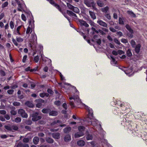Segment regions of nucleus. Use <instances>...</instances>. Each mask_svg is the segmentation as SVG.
I'll use <instances>...</instances> for the list:
<instances>
[{
    "instance_id": "774afa93",
    "label": "nucleus",
    "mask_w": 147,
    "mask_h": 147,
    "mask_svg": "<svg viewBox=\"0 0 147 147\" xmlns=\"http://www.w3.org/2000/svg\"><path fill=\"white\" fill-rule=\"evenodd\" d=\"M21 18H22V19L23 20H24V21H26V17H25V16L24 14H22V15H21Z\"/></svg>"
},
{
    "instance_id": "a18cd8bd",
    "label": "nucleus",
    "mask_w": 147,
    "mask_h": 147,
    "mask_svg": "<svg viewBox=\"0 0 147 147\" xmlns=\"http://www.w3.org/2000/svg\"><path fill=\"white\" fill-rule=\"evenodd\" d=\"M8 4V2L7 1L5 2L3 4H2V8H4L5 7H7Z\"/></svg>"
},
{
    "instance_id": "052dcab7",
    "label": "nucleus",
    "mask_w": 147,
    "mask_h": 147,
    "mask_svg": "<svg viewBox=\"0 0 147 147\" xmlns=\"http://www.w3.org/2000/svg\"><path fill=\"white\" fill-rule=\"evenodd\" d=\"M130 33H128L127 34L128 36L130 38H132L133 37V34L134 33L130 32Z\"/></svg>"
},
{
    "instance_id": "e433bc0d",
    "label": "nucleus",
    "mask_w": 147,
    "mask_h": 147,
    "mask_svg": "<svg viewBox=\"0 0 147 147\" xmlns=\"http://www.w3.org/2000/svg\"><path fill=\"white\" fill-rule=\"evenodd\" d=\"M25 105L30 107H33V105L29 101L26 102Z\"/></svg>"
},
{
    "instance_id": "a211bd4d",
    "label": "nucleus",
    "mask_w": 147,
    "mask_h": 147,
    "mask_svg": "<svg viewBox=\"0 0 147 147\" xmlns=\"http://www.w3.org/2000/svg\"><path fill=\"white\" fill-rule=\"evenodd\" d=\"M71 137L69 135L67 134L64 137V140L66 142H68L71 140Z\"/></svg>"
},
{
    "instance_id": "c85d7f7f",
    "label": "nucleus",
    "mask_w": 147,
    "mask_h": 147,
    "mask_svg": "<svg viewBox=\"0 0 147 147\" xmlns=\"http://www.w3.org/2000/svg\"><path fill=\"white\" fill-rule=\"evenodd\" d=\"M109 8L108 6L102 8L101 9V11L104 13H107L109 11Z\"/></svg>"
},
{
    "instance_id": "473e14b6",
    "label": "nucleus",
    "mask_w": 147,
    "mask_h": 147,
    "mask_svg": "<svg viewBox=\"0 0 147 147\" xmlns=\"http://www.w3.org/2000/svg\"><path fill=\"white\" fill-rule=\"evenodd\" d=\"M32 30V29L30 27V25H29L27 28L26 31V34H29L30 33L31 34Z\"/></svg>"
},
{
    "instance_id": "9b49d317",
    "label": "nucleus",
    "mask_w": 147,
    "mask_h": 147,
    "mask_svg": "<svg viewBox=\"0 0 147 147\" xmlns=\"http://www.w3.org/2000/svg\"><path fill=\"white\" fill-rule=\"evenodd\" d=\"M87 111L88 112V117L90 119H92L93 117L92 110L91 109L88 108Z\"/></svg>"
},
{
    "instance_id": "13d9d810",
    "label": "nucleus",
    "mask_w": 147,
    "mask_h": 147,
    "mask_svg": "<svg viewBox=\"0 0 147 147\" xmlns=\"http://www.w3.org/2000/svg\"><path fill=\"white\" fill-rule=\"evenodd\" d=\"M14 91L13 90H7V92L9 94H13Z\"/></svg>"
},
{
    "instance_id": "7c9ffc66",
    "label": "nucleus",
    "mask_w": 147,
    "mask_h": 147,
    "mask_svg": "<svg viewBox=\"0 0 147 147\" xmlns=\"http://www.w3.org/2000/svg\"><path fill=\"white\" fill-rule=\"evenodd\" d=\"M46 142L52 144L54 142V140L52 138H47L46 139Z\"/></svg>"
},
{
    "instance_id": "1a4fd4ad",
    "label": "nucleus",
    "mask_w": 147,
    "mask_h": 147,
    "mask_svg": "<svg viewBox=\"0 0 147 147\" xmlns=\"http://www.w3.org/2000/svg\"><path fill=\"white\" fill-rule=\"evenodd\" d=\"M126 123L127 126L130 130H132L134 129L135 126H134L133 124L131 121H129L128 123Z\"/></svg>"
},
{
    "instance_id": "4be33fe9",
    "label": "nucleus",
    "mask_w": 147,
    "mask_h": 147,
    "mask_svg": "<svg viewBox=\"0 0 147 147\" xmlns=\"http://www.w3.org/2000/svg\"><path fill=\"white\" fill-rule=\"evenodd\" d=\"M71 127H67L63 129V131L64 133H68L71 131Z\"/></svg>"
},
{
    "instance_id": "864d4df0",
    "label": "nucleus",
    "mask_w": 147,
    "mask_h": 147,
    "mask_svg": "<svg viewBox=\"0 0 147 147\" xmlns=\"http://www.w3.org/2000/svg\"><path fill=\"white\" fill-rule=\"evenodd\" d=\"M25 123L27 125H30L32 123V121L30 120H28L25 121Z\"/></svg>"
},
{
    "instance_id": "2f4dec72",
    "label": "nucleus",
    "mask_w": 147,
    "mask_h": 147,
    "mask_svg": "<svg viewBox=\"0 0 147 147\" xmlns=\"http://www.w3.org/2000/svg\"><path fill=\"white\" fill-rule=\"evenodd\" d=\"M11 128L12 129V131L14 132V131H17L18 129V127L17 125H11Z\"/></svg>"
},
{
    "instance_id": "5701e85b",
    "label": "nucleus",
    "mask_w": 147,
    "mask_h": 147,
    "mask_svg": "<svg viewBox=\"0 0 147 147\" xmlns=\"http://www.w3.org/2000/svg\"><path fill=\"white\" fill-rule=\"evenodd\" d=\"M125 27L129 31V32H131L132 33H134L133 30L128 24H126L125 26Z\"/></svg>"
},
{
    "instance_id": "3c124183",
    "label": "nucleus",
    "mask_w": 147,
    "mask_h": 147,
    "mask_svg": "<svg viewBox=\"0 0 147 147\" xmlns=\"http://www.w3.org/2000/svg\"><path fill=\"white\" fill-rule=\"evenodd\" d=\"M66 13L69 16H72L73 13L72 11L67 10L66 11Z\"/></svg>"
},
{
    "instance_id": "680f3d73",
    "label": "nucleus",
    "mask_w": 147,
    "mask_h": 147,
    "mask_svg": "<svg viewBox=\"0 0 147 147\" xmlns=\"http://www.w3.org/2000/svg\"><path fill=\"white\" fill-rule=\"evenodd\" d=\"M23 142L24 143H27L29 141V139L28 138H25L23 139Z\"/></svg>"
},
{
    "instance_id": "2eb2a0df",
    "label": "nucleus",
    "mask_w": 147,
    "mask_h": 147,
    "mask_svg": "<svg viewBox=\"0 0 147 147\" xmlns=\"http://www.w3.org/2000/svg\"><path fill=\"white\" fill-rule=\"evenodd\" d=\"M10 109L11 110L10 113L12 115H15L17 114V111L15 110L16 108L14 107H10Z\"/></svg>"
},
{
    "instance_id": "09e8293b",
    "label": "nucleus",
    "mask_w": 147,
    "mask_h": 147,
    "mask_svg": "<svg viewBox=\"0 0 147 147\" xmlns=\"http://www.w3.org/2000/svg\"><path fill=\"white\" fill-rule=\"evenodd\" d=\"M67 6L68 8L71 9L72 10L74 6L69 3H67Z\"/></svg>"
},
{
    "instance_id": "aec40b11",
    "label": "nucleus",
    "mask_w": 147,
    "mask_h": 147,
    "mask_svg": "<svg viewBox=\"0 0 147 147\" xmlns=\"http://www.w3.org/2000/svg\"><path fill=\"white\" fill-rule=\"evenodd\" d=\"M51 109L49 108H44L42 110V112L44 114H47L49 113Z\"/></svg>"
},
{
    "instance_id": "423d86ee",
    "label": "nucleus",
    "mask_w": 147,
    "mask_h": 147,
    "mask_svg": "<svg viewBox=\"0 0 147 147\" xmlns=\"http://www.w3.org/2000/svg\"><path fill=\"white\" fill-rule=\"evenodd\" d=\"M60 123H61L59 120H54L51 123V126L54 128H56L60 126Z\"/></svg>"
},
{
    "instance_id": "338daca9",
    "label": "nucleus",
    "mask_w": 147,
    "mask_h": 147,
    "mask_svg": "<svg viewBox=\"0 0 147 147\" xmlns=\"http://www.w3.org/2000/svg\"><path fill=\"white\" fill-rule=\"evenodd\" d=\"M109 29L111 31L113 32H115L117 31V30L115 29L112 27H110Z\"/></svg>"
},
{
    "instance_id": "e2e57ef3",
    "label": "nucleus",
    "mask_w": 147,
    "mask_h": 147,
    "mask_svg": "<svg viewBox=\"0 0 147 147\" xmlns=\"http://www.w3.org/2000/svg\"><path fill=\"white\" fill-rule=\"evenodd\" d=\"M6 113V112L4 110H0V113L1 114L5 115Z\"/></svg>"
},
{
    "instance_id": "f3484780",
    "label": "nucleus",
    "mask_w": 147,
    "mask_h": 147,
    "mask_svg": "<svg viewBox=\"0 0 147 147\" xmlns=\"http://www.w3.org/2000/svg\"><path fill=\"white\" fill-rule=\"evenodd\" d=\"M58 114V112L56 111H51L49 113V115L50 116H56Z\"/></svg>"
},
{
    "instance_id": "6e6552de",
    "label": "nucleus",
    "mask_w": 147,
    "mask_h": 147,
    "mask_svg": "<svg viewBox=\"0 0 147 147\" xmlns=\"http://www.w3.org/2000/svg\"><path fill=\"white\" fill-rule=\"evenodd\" d=\"M84 3L88 7H91L94 2L93 0H84Z\"/></svg>"
},
{
    "instance_id": "f257e3e1",
    "label": "nucleus",
    "mask_w": 147,
    "mask_h": 147,
    "mask_svg": "<svg viewBox=\"0 0 147 147\" xmlns=\"http://www.w3.org/2000/svg\"><path fill=\"white\" fill-rule=\"evenodd\" d=\"M129 42L131 44L132 47L134 48V50L135 53L137 54H139L141 50V45L140 44L136 45L135 41L133 40H131Z\"/></svg>"
},
{
    "instance_id": "bb28decb",
    "label": "nucleus",
    "mask_w": 147,
    "mask_h": 147,
    "mask_svg": "<svg viewBox=\"0 0 147 147\" xmlns=\"http://www.w3.org/2000/svg\"><path fill=\"white\" fill-rule=\"evenodd\" d=\"M31 37L32 38V40L33 42L36 41L37 40V37L36 34L34 33H32V34Z\"/></svg>"
},
{
    "instance_id": "20e7f679",
    "label": "nucleus",
    "mask_w": 147,
    "mask_h": 147,
    "mask_svg": "<svg viewBox=\"0 0 147 147\" xmlns=\"http://www.w3.org/2000/svg\"><path fill=\"white\" fill-rule=\"evenodd\" d=\"M121 109L124 111L127 110H129L128 111H129L130 109L129 105L127 103H121L120 105Z\"/></svg>"
},
{
    "instance_id": "37998d69",
    "label": "nucleus",
    "mask_w": 147,
    "mask_h": 147,
    "mask_svg": "<svg viewBox=\"0 0 147 147\" xmlns=\"http://www.w3.org/2000/svg\"><path fill=\"white\" fill-rule=\"evenodd\" d=\"M119 23L121 25L124 24V22L121 18L119 17Z\"/></svg>"
},
{
    "instance_id": "a19ab883",
    "label": "nucleus",
    "mask_w": 147,
    "mask_h": 147,
    "mask_svg": "<svg viewBox=\"0 0 147 147\" xmlns=\"http://www.w3.org/2000/svg\"><path fill=\"white\" fill-rule=\"evenodd\" d=\"M72 10L76 13H78L79 12V10L78 8L77 7H74Z\"/></svg>"
},
{
    "instance_id": "39448f33",
    "label": "nucleus",
    "mask_w": 147,
    "mask_h": 147,
    "mask_svg": "<svg viewBox=\"0 0 147 147\" xmlns=\"http://www.w3.org/2000/svg\"><path fill=\"white\" fill-rule=\"evenodd\" d=\"M16 40L13 38H12V40L13 43L14 45L16 46H18V44L17 43V42H22L24 40L22 38L18 36L16 37Z\"/></svg>"
},
{
    "instance_id": "4d7b16f0",
    "label": "nucleus",
    "mask_w": 147,
    "mask_h": 147,
    "mask_svg": "<svg viewBox=\"0 0 147 147\" xmlns=\"http://www.w3.org/2000/svg\"><path fill=\"white\" fill-rule=\"evenodd\" d=\"M13 105L14 106H19L20 105V103L18 102H13Z\"/></svg>"
},
{
    "instance_id": "6ab92c4d",
    "label": "nucleus",
    "mask_w": 147,
    "mask_h": 147,
    "mask_svg": "<svg viewBox=\"0 0 147 147\" xmlns=\"http://www.w3.org/2000/svg\"><path fill=\"white\" fill-rule=\"evenodd\" d=\"M91 119L88 117L85 120L86 123L88 125H91L92 123V120H91Z\"/></svg>"
},
{
    "instance_id": "4c0bfd02",
    "label": "nucleus",
    "mask_w": 147,
    "mask_h": 147,
    "mask_svg": "<svg viewBox=\"0 0 147 147\" xmlns=\"http://www.w3.org/2000/svg\"><path fill=\"white\" fill-rule=\"evenodd\" d=\"M21 27V26H19L16 29V33H15V34L21 35V33L20 32V30Z\"/></svg>"
},
{
    "instance_id": "69168bd1",
    "label": "nucleus",
    "mask_w": 147,
    "mask_h": 147,
    "mask_svg": "<svg viewBox=\"0 0 147 147\" xmlns=\"http://www.w3.org/2000/svg\"><path fill=\"white\" fill-rule=\"evenodd\" d=\"M4 117L7 120H9L10 118L8 114H5L4 115Z\"/></svg>"
},
{
    "instance_id": "cd10ccee",
    "label": "nucleus",
    "mask_w": 147,
    "mask_h": 147,
    "mask_svg": "<svg viewBox=\"0 0 147 147\" xmlns=\"http://www.w3.org/2000/svg\"><path fill=\"white\" fill-rule=\"evenodd\" d=\"M77 143L78 145L81 146H84L85 144L84 141L82 140H80L78 141Z\"/></svg>"
},
{
    "instance_id": "dca6fc26",
    "label": "nucleus",
    "mask_w": 147,
    "mask_h": 147,
    "mask_svg": "<svg viewBox=\"0 0 147 147\" xmlns=\"http://www.w3.org/2000/svg\"><path fill=\"white\" fill-rule=\"evenodd\" d=\"M96 3L100 7H103L104 5V3L103 1L101 0H97L96 1Z\"/></svg>"
},
{
    "instance_id": "f704fd0d",
    "label": "nucleus",
    "mask_w": 147,
    "mask_h": 147,
    "mask_svg": "<svg viewBox=\"0 0 147 147\" xmlns=\"http://www.w3.org/2000/svg\"><path fill=\"white\" fill-rule=\"evenodd\" d=\"M49 94L48 93H41L40 94V96L42 98H43L45 96L48 97Z\"/></svg>"
},
{
    "instance_id": "ea45409f",
    "label": "nucleus",
    "mask_w": 147,
    "mask_h": 147,
    "mask_svg": "<svg viewBox=\"0 0 147 147\" xmlns=\"http://www.w3.org/2000/svg\"><path fill=\"white\" fill-rule=\"evenodd\" d=\"M88 23L91 25V26L94 27L95 26V23L93 21L90 19L88 20Z\"/></svg>"
},
{
    "instance_id": "f8f14e48",
    "label": "nucleus",
    "mask_w": 147,
    "mask_h": 147,
    "mask_svg": "<svg viewBox=\"0 0 147 147\" xmlns=\"http://www.w3.org/2000/svg\"><path fill=\"white\" fill-rule=\"evenodd\" d=\"M52 137L55 139H58L60 138V134L59 133H55L52 134Z\"/></svg>"
},
{
    "instance_id": "bf43d9fd",
    "label": "nucleus",
    "mask_w": 147,
    "mask_h": 147,
    "mask_svg": "<svg viewBox=\"0 0 147 147\" xmlns=\"http://www.w3.org/2000/svg\"><path fill=\"white\" fill-rule=\"evenodd\" d=\"M47 91L48 93L51 94H53L54 93L53 92L51 89L48 88L47 89Z\"/></svg>"
},
{
    "instance_id": "b1692460",
    "label": "nucleus",
    "mask_w": 147,
    "mask_h": 147,
    "mask_svg": "<svg viewBox=\"0 0 147 147\" xmlns=\"http://www.w3.org/2000/svg\"><path fill=\"white\" fill-rule=\"evenodd\" d=\"M89 13L91 18L93 19V20H94L96 19V16L94 12L89 11Z\"/></svg>"
},
{
    "instance_id": "c9c22d12",
    "label": "nucleus",
    "mask_w": 147,
    "mask_h": 147,
    "mask_svg": "<svg viewBox=\"0 0 147 147\" xmlns=\"http://www.w3.org/2000/svg\"><path fill=\"white\" fill-rule=\"evenodd\" d=\"M5 128L8 130V131H12V129L11 128V126L10 125H5L4 126Z\"/></svg>"
},
{
    "instance_id": "ddd939ff",
    "label": "nucleus",
    "mask_w": 147,
    "mask_h": 147,
    "mask_svg": "<svg viewBox=\"0 0 147 147\" xmlns=\"http://www.w3.org/2000/svg\"><path fill=\"white\" fill-rule=\"evenodd\" d=\"M16 147H29V146L28 144L20 142L17 145Z\"/></svg>"
},
{
    "instance_id": "79ce46f5",
    "label": "nucleus",
    "mask_w": 147,
    "mask_h": 147,
    "mask_svg": "<svg viewBox=\"0 0 147 147\" xmlns=\"http://www.w3.org/2000/svg\"><path fill=\"white\" fill-rule=\"evenodd\" d=\"M39 56L37 55L34 57V61L36 63H38L39 61Z\"/></svg>"
},
{
    "instance_id": "c03bdc74",
    "label": "nucleus",
    "mask_w": 147,
    "mask_h": 147,
    "mask_svg": "<svg viewBox=\"0 0 147 147\" xmlns=\"http://www.w3.org/2000/svg\"><path fill=\"white\" fill-rule=\"evenodd\" d=\"M94 121H92V124L93 126H96L97 124H98V121L97 120H94Z\"/></svg>"
},
{
    "instance_id": "c756f323",
    "label": "nucleus",
    "mask_w": 147,
    "mask_h": 147,
    "mask_svg": "<svg viewBox=\"0 0 147 147\" xmlns=\"http://www.w3.org/2000/svg\"><path fill=\"white\" fill-rule=\"evenodd\" d=\"M127 13L132 17L135 18L136 17L135 14L131 11H128Z\"/></svg>"
},
{
    "instance_id": "603ef678",
    "label": "nucleus",
    "mask_w": 147,
    "mask_h": 147,
    "mask_svg": "<svg viewBox=\"0 0 147 147\" xmlns=\"http://www.w3.org/2000/svg\"><path fill=\"white\" fill-rule=\"evenodd\" d=\"M111 58L112 59V61L113 63L116 64L117 63V61H116L115 60V59L113 57V56L111 55L110 56Z\"/></svg>"
},
{
    "instance_id": "58836bf2",
    "label": "nucleus",
    "mask_w": 147,
    "mask_h": 147,
    "mask_svg": "<svg viewBox=\"0 0 147 147\" xmlns=\"http://www.w3.org/2000/svg\"><path fill=\"white\" fill-rule=\"evenodd\" d=\"M86 138L87 140H92L93 138L92 136V134H88Z\"/></svg>"
},
{
    "instance_id": "6e6d98bb",
    "label": "nucleus",
    "mask_w": 147,
    "mask_h": 147,
    "mask_svg": "<svg viewBox=\"0 0 147 147\" xmlns=\"http://www.w3.org/2000/svg\"><path fill=\"white\" fill-rule=\"evenodd\" d=\"M114 41L115 43L119 45H120L121 44L119 41V40L116 38H114Z\"/></svg>"
},
{
    "instance_id": "4468645a",
    "label": "nucleus",
    "mask_w": 147,
    "mask_h": 147,
    "mask_svg": "<svg viewBox=\"0 0 147 147\" xmlns=\"http://www.w3.org/2000/svg\"><path fill=\"white\" fill-rule=\"evenodd\" d=\"M29 25H30V27L32 29L34 28V20H33V17L32 16V18L30 19L29 21Z\"/></svg>"
},
{
    "instance_id": "0e129e2a",
    "label": "nucleus",
    "mask_w": 147,
    "mask_h": 147,
    "mask_svg": "<svg viewBox=\"0 0 147 147\" xmlns=\"http://www.w3.org/2000/svg\"><path fill=\"white\" fill-rule=\"evenodd\" d=\"M27 57V56L26 55H24L22 59V62L23 63H25L26 62V59Z\"/></svg>"
},
{
    "instance_id": "393cba45",
    "label": "nucleus",
    "mask_w": 147,
    "mask_h": 147,
    "mask_svg": "<svg viewBox=\"0 0 147 147\" xmlns=\"http://www.w3.org/2000/svg\"><path fill=\"white\" fill-rule=\"evenodd\" d=\"M85 128V127L84 126H79L78 127L79 132L80 133H84Z\"/></svg>"
},
{
    "instance_id": "de8ad7c7",
    "label": "nucleus",
    "mask_w": 147,
    "mask_h": 147,
    "mask_svg": "<svg viewBox=\"0 0 147 147\" xmlns=\"http://www.w3.org/2000/svg\"><path fill=\"white\" fill-rule=\"evenodd\" d=\"M61 104V102L59 100H57L54 102V104L57 106H60Z\"/></svg>"
},
{
    "instance_id": "f03ea898",
    "label": "nucleus",
    "mask_w": 147,
    "mask_h": 147,
    "mask_svg": "<svg viewBox=\"0 0 147 147\" xmlns=\"http://www.w3.org/2000/svg\"><path fill=\"white\" fill-rule=\"evenodd\" d=\"M32 120L33 121H36L42 118V116L39 115V113L38 112H34L32 114Z\"/></svg>"
},
{
    "instance_id": "7ed1b4c3",
    "label": "nucleus",
    "mask_w": 147,
    "mask_h": 147,
    "mask_svg": "<svg viewBox=\"0 0 147 147\" xmlns=\"http://www.w3.org/2000/svg\"><path fill=\"white\" fill-rule=\"evenodd\" d=\"M76 21L81 26H84L86 27H88L89 26L86 22L83 20L77 18L76 20Z\"/></svg>"
},
{
    "instance_id": "49530a36",
    "label": "nucleus",
    "mask_w": 147,
    "mask_h": 147,
    "mask_svg": "<svg viewBox=\"0 0 147 147\" xmlns=\"http://www.w3.org/2000/svg\"><path fill=\"white\" fill-rule=\"evenodd\" d=\"M10 26L12 29H13L14 27V23L12 21H10L9 24Z\"/></svg>"
},
{
    "instance_id": "412c9836",
    "label": "nucleus",
    "mask_w": 147,
    "mask_h": 147,
    "mask_svg": "<svg viewBox=\"0 0 147 147\" xmlns=\"http://www.w3.org/2000/svg\"><path fill=\"white\" fill-rule=\"evenodd\" d=\"M84 135V133H80L79 132L75 134L74 137L75 138H78L83 136Z\"/></svg>"
},
{
    "instance_id": "a878e982",
    "label": "nucleus",
    "mask_w": 147,
    "mask_h": 147,
    "mask_svg": "<svg viewBox=\"0 0 147 147\" xmlns=\"http://www.w3.org/2000/svg\"><path fill=\"white\" fill-rule=\"evenodd\" d=\"M33 142L35 144H37L39 141V138L37 137H34L33 139Z\"/></svg>"
},
{
    "instance_id": "9d476101",
    "label": "nucleus",
    "mask_w": 147,
    "mask_h": 147,
    "mask_svg": "<svg viewBox=\"0 0 147 147\" xmlns=\"http://www.w3.org/2000/svg\"><path fill=\"white\" fill-rule=\"evenodd\" d=\"M97 23L100 26L104 27L107 28L108 25L107 23L101 20H98L97 21Z\"/></svg>"
},
{
    "instance_id": "8fccbe9b",
    "label": "nucleus",
    "mask_w": 147,
    "mask_h": 147,
    "mask_svg": "<svg viewBox=\"0 0 147 147\" xmlns=\"http://www.w3.org/2000/svg\"><path fill=\"white\" fill-rule=\"evenodd\" d=\"M21 119L20 118L18 117L16 118L15 120V121L16 123L20 122L21 121Z\"/></svg>"
},
{
    "instance_id": "5fc2aeb1",
    "label": "nucleus",
    "mask_w": 147,
    "mask_h": 147,
    "mask_svg": "<svg viewBox=\"0 0 147 147\" xmlns=\"http://www.w3.org/2000/svg\"><path fill=\"white\" fill-rule=\"evenodd\" d=\"M105 16L108 20H110L111 19V16L109 14L106 13L105 14Z\"/></svg>"
},
{
    "instance_id": "0eeeda50",
    "label": "nucleus",
    "mask_w": 147,
    "mask_h": 147,
    "mask_svg": "<svg viewBox=\"0 0 147 147\" xmlns=\"http://www.w3.org/2000/svg\"><path fill=\"white\" fill-rule=\"evenodd\" d=\"M18 113V114H20L22 117L23 118H27L28 117V115L26 113L25 111L22 109H19Z\"/></svg>"
},
{
    "instance_id": "72a5a7b5",
    "label": "nucleus",
    "mask_w": 147,
    "mask_h": 147,
    "mask_svg": "<svg viewBox=\"0 0 147 147\" xmlns=\"http://www.w3.org/2000/svg\"><path fill=\"white\" fill-rule=\"evenodd\" d=\"M126 54L127 55L128 57H130L132 56V54L131 52V50L130 49H129L127 50L126 52Z\"/></svg>"
}]
</instances>
